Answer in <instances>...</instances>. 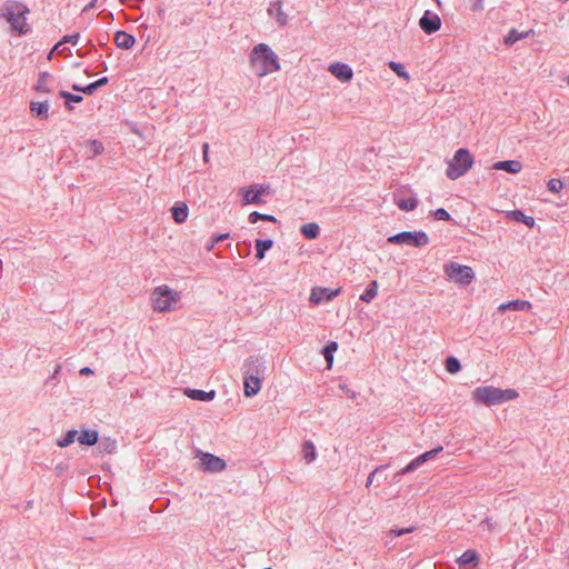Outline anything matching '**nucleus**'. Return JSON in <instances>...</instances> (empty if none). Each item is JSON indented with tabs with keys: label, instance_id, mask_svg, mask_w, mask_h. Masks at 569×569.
I'll list each match as a JSON object with an SVG mask.
<instances>
[{
	"label": "nucleus",
	"instance_id": "obj_1",
	"mask_svg": "<svg viewBox=\"0 0 569 569\" xmlns=\"http://www.w3.org/2000/svg\"><path fill=\"white\" fill-rule=\"evenodd\" d=\"M250 66L258 77H264L280 69L278 56L266 43H259L250 52Z\"/></svg>",
	"mask_w": 569,
	"mask_h": 569
},
{
	"label": "nucleus",
	"instance_id": "obj_2",
	"mask_svg": "<svg viewBox=\"0 0 569 569\" xmlns=\"http://www.w3.org/2000/svg\"><path fill=\"white\" fill-rule=\"evenodd\" d=\"M28 13V7L14 0L6 1L0 8V17L4 18L11 24L12 30L19 34H26L29 31L26 22Z\"/></svg>",
	"mask_w": 569,
	"mask_h": 569
},
{
	"label": "nucleus",
	"instance_id": "obj_3",
	"mask_svg": "<svg viewBox=\"0 0 569 569\" xmlns=\"http://www.w3.org/2000/svg\"><path fill=\"white\" fill-rule=\"evenodd\" d=\"M518 397L515 389H500L492 386L478 387L472 391V399L486 406H497Z\"/></svg>",
	"mask_w": 569,
	"mask_h": 569
},
{
	"label": "nucleus",
	"instance_id": "obj_4",
	"mask_svg": "<svg viewBox=\"0 0 569 569\" xmlns=\"http://www.w3.org/2000/svg\"><path fill=\"white\" fill-rule=\"evenodd\" d=\"M473 157L470 151L466 148L458 149L453 157L448 161L446 176L450 180H457L465 176L468 170L472 167Z\"/></svg>",
	"mask_w": 569,
	"mask_h": 569
},
{
	"label": "nucleus",
	"instance_id": "obj_5",
	"mask_svg": "<svg viewBox=\"0 0 569 569\" xmlns=\"http://www.w3.org/2000/svg\"><path fill=\"white\" fill-rule=\"evenodd\" d=\"M179 298V293L166 284L157 287L151 293L152 307L159 312L171 310Z\"/></svg>",
	"mask_w": 569,
	"mask_h": 569
},
{
	"label": "nucleus",
	"instance_id": "obj_6",
	"mask_svg": "<svg viewBox=\"0 0 569 569\" xmlns=\"http://www.w3.org/2000/svg\"><path fill=\"white\" fill-rule=\"evenodd\" d=\"M443 272L448 280L462 287L470 284L475 279V272L471 267L455 261L446 263Z\"/></svg>",
	"mask_w": 569,
	"mask_h": 569
},
{
	"label": "nucleus",
	"instance_id": "obj_7",
	"mask_svg": "<svg viewBox=\"0 0 569 569\" xmlns=\"http://www.w3.org/2000/svg\"><path fill=\"white\" fill-rule=\"evenodd\" d=\"M387 241L392 244H399V246H411L416 248L425 247L429 243V237L428 234L422 231H401L393 236H389L387 238Z\"/></svg>",
	"mask_w": 569,
	"mask_h": 569
},
{
	"label": "nucleus",
	"instance_id": "obj_8",
	"mask_svg": "<svg viewBox=\"0 0 569 569\" xmlns=\"http://www.w3.org/2000/svg\"><path fill=\"white\" fill-rule=\"evenodd\" d=\"M244 204H263V196H271L272 188L270 184L253 183L248 188L241 189Z\"/></svg>",
	"mask_w": 569,
	"mask_h": 569
},
{
	"label": "nucleus",
	"instance_id": "obj_9",
	"mask_svg": "<svg viewBox=\"0 0 569 569\" xmlns=\"http://www.w3.org/2000/svg\"><path fill=\"white\" fill-rule=\"evenodd\" d=\"M442 450H443V447L438 446L431 450H428V451L419 455L413 460H411L405 468L399 470V473L407 475L409 472L415 471L416 469H418L420 466H422L427 461L435 459Z\"/></svg>",
	"mask_w": 569,
	"mask_h": 569
},
{
	"label": "nucleus",
	"instance_id": "obj_10",
	"mask_svg": "<svg viewBox=\"0 0 569 569\" xmlns=\"http://www.w3.org/2000/svg\"><path fill=\"white\" fill-rule=\"evenodd\" d=\"M419 27L427 34L437 32L441 27L440 17L431 10H426L419 19Z\"/></svg>",
	"mask_w": 569,
	"mask_h": 569
},
{
	"label": "nucleus",
	"instance_id": "obj_11",
	"mask_svg": "<svg viewBox=\"0 0 569 569\" xmlns=\"http://www.w3.org/2000/svg\"><path fill=\"white\" fill-rule=\"evenodd\" d=\"M264 370V360L261 357H249L242 366L243 377H263Z\"/></svg>",
	"mask_w": 569,
	"mask_h": 569
},
{
	"label": "nucleus",
	"instance_id": "obj_12",
	"mask_svg": "<svg viewBox=\"0 0 569 569\" xmlns=\"http://www.w3.org/2000/svg\"><path fill=\"white\" fill-rule=\"evenodd\" d=\"M200 460L203 471L219 472L226 468L223 459L209 452H201Z\"/></svg>",
	"mask_w": 569,
	"mask_h": 569
},
{
	"label": "nucleus",
	"instance_id": "obj_13",
	"mask_svg": "<svg viewBox=\"0 0 569 569\" xmlns=\"http://www.w3.org/2000/svg\"><path fill=\"white\" fill-rule=\"evenodd\" d=\"M339 292L340 289L316 287L311 290L309 300L311 303L319 305L321 302L331 301Z\"/></svg>",
	"mask_w": 569,
	"mask_h": 569
},
{
	"label": "nucleus",
	"instance_id": "obj_14",
	"mask_svg": "<svg viewBox=\"0 0 569 569\" xmlns=\"http://www.w3.org/2000/svg\"><path fill=\"white\" fill-rule=\"evenodd\" d=\"M330 73L335 76L337 79H339L342 82H348L353 77V71L351 67L343 62H335L331 63L328 68Z\"/></svg>",
	"mask_w": 569,
	"mask_h": 569
},
{
	"label": "nucleus",
	"instance_id": "obj_15",
	"mask_svg": "<svg viewBox=\"0 0 569 569\" xmlns=\"http://www.w3.org/2000/svg\"><path fill=\"white\" fill-rule=\"evenodd\" d=\"M268 14L273 17L280 27H283L288 22V16L282 10V1L274 0L270 2L268 8Z\"/></svg>",
	"mask_w": 569,
	"mask_h": 569
},
{
	"label": "nucleus",
	"instance_id": "obj_16",
	"mask_svg": "<svg viewBox=\"0 0 569 569\" xmlns=\"http://www.w3.org/2000/svg\"><path fill=\"white\" fill-rule=\"evenodd\" d=\"M109 82V78L108 77H102L87 86H80V84H77V83H73L71 86L72 90L73 91H77V92H82L84 94H88V96H91L99 88L106 86L107 83Z\"/></svg>",
	"mask_w": 569,
	"mask_h": 569
},
{
	"label": "nucleus",
	"instance_id": "obj_17",
	"mask_svg": "<svg viewBox=\"0 0 569 569\" xmlns=\"http://www.w3.org/2000/svg\"><path fill=\"white\" fill-rule=\"evenodd\" d=\"M262 378L263 377L257 376L243 377V391L246 397H253L260 391Z\"/></svg>",
	"mask_w": 569,
	"mask_h": 569
},
{
	"label": "nucleus",
	"instance_id": "obj_18",
	"mask_svg": "<svg viewBox=\"0 0 569 569\" xmlns=\"http://www.w3.org/2000/svg\"><path fill=\"white\" fill-rule=\"evenodd\" d=\"M184 395L192 400L208 402V401H211L214 399L216 391L214 390L204 391L201 389L187 388V389H184Z\"/></svg>",
	"mask_w": 569,
	"mask_h": 569
},
{
	"label": "nucleus",
	"instance_id": "obj_19",
	"mask_svg": "<svg viewBox=\"0 0 569 569\" xmlns=\"http://www.w3.org/2000/svg\"><path fill=\"white\" fill-rule=\"evenodd\" d=\"M114 43L118 48L129 50L136 43V38L122 30H119L114 33Z\"/></svg>",
	"mask_w": 569,
	"mask_h": 569
},
{
	"label": "nucleus",
	"instance_id": "obj_20",
	"mask_svg": "<svg viewBox=\"0 0 569 569\" xmlns=\"http://www.w3.org/2000/svg\"><path fill=\"white\" fill-rule=\"evenodd\" d=\"M104 151V146L100 140L91 139L86 141V158L93 159L97 156L102 154Z\"/></svg>",
	"mask_w": 569,
	"mask_h": 569
},
{
	"label": "nucleus",
	"instance_id": "obj_21",
	"mask_svg": "<svg viewBox=\"0 0 569 569\" xmlns=\"http://www.w3.org/2000/svg\"><path fill=\"white\" fill-rule=\"evenodd\" d=\"M492 169L503 170L509 173H518L522 169V163L518 160H503L493 163Z\"/></svg>",
	"mask_w": 569,
	"mask_h": 569
},
{
	"label": "nucleus",
	"instance_id": "obj_22",
	"mask_svg": "<svg viewBox=\"0 0 569 569\" xmlns=\"http://www.w3.org/2000/svg\"><path fill=\"white\" fill-rule=\"evenodd\" d=\"M531 307H532V305L530 301L517 299V300L508 301L506 303H501L499 306V310L500 311H506V310L528 311L531 309Z\"/></svg>",
	"mask_w": 569,
	"mask_h": 569
},
{
	"label": "nucleus",
	"instance_id": "obj_23",
	"mask_svg": "<svg viewBox=\"0 0 569 569\" xmlns=\"http://www.w3.org/2000/svg\"><path fill=\"white\" fill-rule=\"evenodd\" d=\"M459 567H476L479 563V557L476 550L468 549L458 558Z\"/></svg>",
	"mask_w": 569,
	"mask_h": 569
},
{
	"label": "nucleus",
	"instance_id": "obj_24",
	"mask_svg": "<svg viewBox=\"0 0 569 569\" xmlns=\"http://www.w3.org/2000/svg\"><path fill=\"white\" fill-rule=\"evenodd\" d=\"M30 110L33 116L38 119H48L49 118V103L48 101H31Z\"/></svg>",
	"mask_w": 569,
	"mask_h": 569
},
{
	"label": "nucleus",
	"instance_id": "obj_25",
	"mask_svg": "<svg viewBox=\"0 0 569 569\" xmlns=\"http://www.w3.org/2000/svg\"><path fill=\"white\" fill-rule=\"evenodd\" d=\"M53 79V77L47 72L42 71L39 73L37 83L34 86V90L38 92L50 93L52 89L49 87V82Z\"/></svg>",
	"mask_w": 569,
	"mask_h": 569
},
{
	"label": "nucleus",
	"instance_id": "obj_26",
	"mask_svg": "<svg viewBox=\"0 0 569 569\" xmlns=\"http://www.w3.org/2000/svg\"><path fill=\"white\" fill-rule=\"evenodd\" d=\"M507 217L516 222H521L526 224L529 228H532L535 226V218L531 216H527L521 210H511L507 213Z\"/></svg>",
	"mask_w": 569,
	"mask_h": 569
},
{
	"label": "nucleus",
	"instance_id": "obj_27",
	"mask_svg": "<svg viewBox=\"0 0 569 569\" xmlns=\"http://www.w3.org/2000/svg\"><path fill=\"white\" fill-rule=\"evenodd\" d=\"M188 206L183 202H177L171 208V214L177 223H182L188 218Z\"/></svg>",
	"mask_w": 569,
	"mask_h": 569
},
{
	"label": "nucleus",
	"instance_id": "obj_28",
	"mask_svg": "<svg viewBox=\"0 0 569 569\" xmlns=\"http://www.w3.org/2000/svg\"><path fill=\"white\" fill-rule=\"evenodd\" d=\"M533 33V30H528V31H523V32H519L518 30L516 29H511L503 38V43L506 46H512L513 43H516L517 41L519 40H522V39H526L528 38L530 34Z\"/></svg>",
	"mask_w": 569,
	"mask_h": 569
},
{
	"label": "nucleus",
	"instance_id": "obj_29",
	"mask_svg": "<svg viewBox=\"0 0 569 569\" xmlns=\"http://www.w3.org/2000/svg\"><path fill=\"white\" fill-rule=\"evenodd\" d=\"M395 203L397 207L403 211H412L418 206V199L416 197H395Z\"/></svg>",
	"mask_w": 569,
	"mask_h": 569
},
{
	"label": "nucleus",
	"instance_id": "obj_30",
	"mask_svg": "<svg viewBox=\"0 0 569 569\" xmlns=\"http://www.w3.org/2000/svg\"><path fill=\"white\" fill-rule=\"evenodd\" d=\"M273 246L272 239H256L254 247H256V257L259 260H262L266 256V251L271 249Z\"/></svg>",
	"mask_w": 569,
	"mask_h": 569
},
{
	"label": "nucleus",
	"instance_id": "obj_31",
	"mask_svg": "<svg viewBox=\"0 0 569 569\" xmlns=\"http://www.w3.org/2000/svg\"><path fill=\"white\" fill-rule=\"evenodd\" d=\"M77 439L81 445L93 446L98 442L99 435L97 430H82Z\"/></svg>",
	"mask_w": 569,
	"mask_h": 569
},
{
	"label": "nucleus",
	"instance_id": "obj_32",
	"mask_svg": "<svg viewBox=\"0 0 569 569\" xmlns=\"http://www.w3.org/2000/svg\"><path fill=\"white\" fill-rule=\"evenodd\" d=\"M378 286H379L378 281L377 280H372L367 286L365 291L360 295V300L363 301V302H371L377 297Z\"/></svg>",
	"mask_w": 569,
	"mask_h": 569
},
{
	"label": "nucleus",
	"instance_id": "obj_33",
	"mask_svg": "<svg viewBox=\"0 0 569 569\" xmlns=\"http://www.w3.org/2000/svg\"><path fill=\"white\" fill-rule=\"evenodd\" d=\"M300 232L305 238L312 240L319 236L320 228L316 222H309L301 226Z\"/></svg>",
	"mask_w": 569,
	"mask_h": 569
},
{
	"label": "nucleus",
	"instance_id": "obj_34",
	"mask_svg": "<svg viewBox=\"0 0 569 569\" xmlns=\"http://www.w3.org/2000/svg\"><path fill=\"white\" fill-rule=\"evenodd\" d=\"M338 349V343L336 341H329L323 348H322V356L327 361L328 368L332 367L333 363V353Z\"/></svg>",
	"mask_w": 569,
	"mask_h": 569
},
{
	"label": "nucleus",
	"instance_id": "obj_35",
	"mask_svg": "<svg viewBox=\"0 0 569 569\" xmlns=\"http://www.w3.org/2000/svg\"><path fill=\"white\" fill-rule=\"evenodd\" d=\"M59 96L64 99L66 108L68 110H72L73 107L71 103H80L83 100V97L80 94H74L64 90H60Z\"/></svg>",
	"mask_w": 569,
	"mask_h": 569
},
{
	"label": "nucleus",
	"instance_id": "obj_36",
	"mask_svg": "<svg viewBox=\"0 0 569 569\" xmlns=\"http://www.w3.org/2000/svg\"><path fill=\"white\" fill-rule=\"evenodd\" d=\"M78 431L76 429L68 430L62 437L57 440V446L66 448L74 442Z\"/></svg>",
	"mask_w": 569,
	"mask_h": 569
},
{
	"label": "nucleus",
	"instance_id": "obj_37",
	"mask_svg": "<svg viewBox=\"0 0 569 569\" xmlns=\"http://www.w3.org/2000/svg\"><path fill=\"white\" fill-rule=\"evenodd\" d=\"M303 458L307 462H311L316 459L317 452L312 441H305L302 445Z\"/></svg>",
	"mask_w": 569,
	"mask_h": 569
},
{
	"label": "nucleus",
	"instance_id": "obj_38",
	"mask_svg": "<svg viewBox=\"0 0 569 569\" xmlns=\"http://www.w3.org/2000/svg\"><path fill=\"white\" fill-rule=\"evenodd\" d=\"M445 368L450 373H457L461 369V363L458 358L449 356L445 360Z\"/></svg>",
	"mask_w": 569,
	"mask_h": 569
},
{
	"label": "nucleus",
	"instance_id": "obj_39",
	"mask_svg": "<svg viewBox=\"0 0 569 569\" xmlns=\"http://www.w3.org/2000/svg\"><path fill=\"white\" fill-rule=\"evenodd\" d=\"M389 67L392 71H395L399 77L403 79H409V73L406 71V68L403 64L399 62L391 61L389 62Z\"/></svg>",
	"mask_w": 569,
	"mask_h": 569
},
{
	"label": "nucleus",
	"instance_id": "obj_40",
	"mask_svg": "<svg viewBox=\"0 0 569 569\" xmlns=\"http://www.w3.org/2000/svg\"><path fill=\"white\" fill-rule=\"evenodd\" d=\"M80 38V34L79 33H73V34H68V36H64L62 38V40L60 42H58L53 50H58L60 47H62L64 43H71V44H77L78 43V40Z\"/></svg>",
	"mask_w": 569,
	"mask_h": 569
},
{
	"label": "nucleus",
	"instance_id": "obj_41",
	"mask_svg": "<svg viewBox=\"0 0 569 569\" xmlns=\"http://www.w3.org/2000/svg\"><path fill=\"white\" fill-rule=\"evenodd\" d=\"M117 448V443L114 440L106 439L99 443V449L104 453H112Z\"/></svg>",
	"mask_w": 569,
	"mask_h": 569
},
{
	"label": "nucleus",
	"instance_id": "obj_42",
	"mask_svg": "<svg viewBox=\"0 0 569 569\" xmlns=\"http://www.w3.org/2000/svg\"><path fill=\"white\" fill-rule=\"evenodd\" d=\"M547 188L552 193H559L563 188V183L559 179H550L547 183Z\"/></svg>",
	"mask_w": 569,
	"mask_h": 569
},
{
	"label": "nucleus",
	"instance_id": "obj_43",
	"mask_svg": "<svg viewBox=\"0 0 569 569\" xmlns=\"http://www.w3.org/2000/svg\"><path fill=\"white\" fill-rule=\"evenodd\" d=\"M432 216L436 220L440 221H449L451 219L450 213L443 208H438L432 211Z\"/></svg>",
	"mask_w": 569,
	"mask_h": 569
},
{
	"label": "nucleus",
	"instance_id": "obj_44",
	"mask_svg": "<svg viewBox=\"0 0 569 569\" xmlns=\"http://www.w3.org/2000/svg\"><path fill=\"white\" fill-rule=\"evenodd\" d=\"M388 466L387 465H381L379 467H377L369 476H368V479H367V483L366 486L369 487L372 485L373 480H375V477L382 470H385Z\"/></svg>",
	"mask_w": 569,
	"mask_h": 569
},
{
	"label": "nucleus",
	"instance_id": "obj_45",
	"mask_svg": "<svg viewBox=\"0 0 569 569\" xmlns=\"http://www.w3.org/2000/svg\"><path fill=\"white\" fill-rule=\"evenodd\" d=\"M262 213L258 212V211H252L249 217H248V220L250 223H257L260 219H261Z\"/></svg>",
	"mask_w": 569,
	"mask_h": 569
},
{
	"label": "nucleus",
	"instance_id": "obj_46",
	"mask_svg": "<svg viewBox=\"0 0 569 569\" xmlns=\"http://www.w3.org/2000/svg\"><path fill=\"white\" fill-rule=\"evenodd\" d=\"M229 237L230 234L228 232L213 236V243H220L223 240L228 239Z\"/></svg>",
	"mask_w": 569,
	"mask_h": 569
},
{
	"label": "nucleus",
	"instance_id": "obj_47",
	"mask_svg": "<svg viewBox=\"0 0 569 569\" xmlns=\"http://www.w3.org/2000/svg\"><path fill=\"white\" fill-rule=\"evenodd\" d=\"M339 388H340L342 391H345V392H346V395H347L349 398L353 399V398L356 397V392H355V391H351V390L347 387V385H339Z\"/></svg>",
	"mask_w": 569,
	"mask_h": 569
},
{
	"label": "nucleus",
	"instance_id": "obj_48",
	"mask_svg": "<svg viewBox=\"0 0 569 569\" xmlns=\"http://www.w3.org/2000/svg\"><path fill=\"white\" fill-rule=\"evenodd\" d=\"M57 51L64 57L71 56V50L68 47H60Z\"/></svg>",
	"mask_w": 569,
	"mask_h": 569
},
{
	"label": "nucleus",
	"instance_id": "obj_49",
	"mask_svg": "<svg viewBox=\"0 0 569 569\" xmlns=\"http://www.w3.org/2000/svg\"><path fill=\"white\" fill-rule=\"evenodd\" d=\"M92 373H93V371L89 367H83V368L80 369V375L81 376H89V375H92Z\"/></svg>",
	"mask_w": 569,
	"mask_h": 569
},
{
	"label": "nucleus",
	"instance_id": "obj_50",
	"mask_svg": "<svg viewBox=\"0 0 569 569\" xmlns=\"http://www.w3.org/2000/svg\"><path fill=\"white\" fill-rule=\"evenodd\" d=\"M482 9V0H475V2L472 3V10L476 11V10H481Z\"/></svg>",
	"mask_w": 569,
	"mask_h": 569
},
{
	"label": "nucleus",
	"instance_id": "obj_51",
	"mask_svg": "<svg viewBox=\"0 0 569 569\" xmlns=\"http://www.w3.org/2000/svg\"><path fill=\"white\" fill-rule=\"evenodd\" d=\"M98 0H91L84 8H83V12H87L91 9H93L96 7V3H97Z\"/></svg>",
	"mask_w": 569,
	"mask_h": 569
},
{
	"label": "nucleus",
	"instance_id": "obj_52",
	"mask_svg": "<svg viewBox=\"0 0 569 569\" xmlns=\"http://www.w3.org/2000/svg\"><path fill=\"white\" fill-rule=\"evenodd\" d=\"M208 150H209L208 143H203L202 144V152H203V160H204V162H208Z\"/></svg>",
	"mask_w": 569,
	"mask_h": 569
},
{
	"label": "nucleus",
	"instance_id": "obj_53",
	"mask_svg": "<svg viewBox=\"0 0 569 569\" xmlns=\"http://www.w3.org/2000/svg\"><path fill=\"white\" fill-rule=\"evenodd\" d=\"M263 217H261L260 220H264V221H271V222H277V219L276 217L271 216V214H266V213H262Z\"/></svg>",
	"mask_w": 569,
	"mask_h": 569
},
{
	"label": "nucleus",
	"instance_id": "obj_54",
	"mask_svg": "<svg viewBox=\"0 0 569 569\" xmlns=\"http://www.w3.org/2000/svg\"><path fill=\"white\" fill-rule=\"evenodd\" d=\"M216 244H217V243H213V238H211V241H210V243H208V244L206 246V249H207L208 251H211V250L214 248V246H216Z\"/></svg>",
	"mask_w": 569,
	"mask_h": 569
},
{
	"label": "nucleus",
	"instance_id": "obj_55",
	"mask_svg": "<svg viewBox=\"0 0 569 569\" xmlns=\"http://www.w3.org/2000/svg\"><path fill=\"white\" fill-rule=\"evenodd\" d=\"M410 531H411V529L399 530V531H397V532H396V535H397V536H401V535H403L405 532H410Z\"/></svg>",
	"mask_w": 569,
	"mask_h": 569
},
{
	"label": "nucleus",
	"instance_id": "obj_56",
	"mask_svg": "<svg viewBox=\"0 0 569 569\" xmlns=\"http://www.w3.org/2000/svg\"><path fill=\"white\" fill-rule=\"evenodd\" d=\"M401 476H402V475H400V473H399V471H398V472L393 476V481H395V482L399 481Z\"/></svg>",
	"mask_w": 569,
	"mask_h": 569
},
{
	"label": "nucleus",
	"instance_id": "obj_57",
	"mask_svg": "<svg viewBox=\"0 0 569 569\" xmlns=\"http://www.w3.org/2000/svg\"><path fill=\"white\" fill-rule=\"evenodd\" d=\"M480 526H481L482 528H485V526H488V527H489V526H490L489 519H486L485 521H482V522L480 523Z\"/></svg>",
	"mask_w": 569,
	"mask_h": 569
},
{
	"label": "nucleus",
	"instance_id": "obj_58",
	"mask_svg": "<svg viewBox=\"0 0 569 569\" xmlns=\"http://www.w3.org/2000/svg\"><path fill=\"white\" fill-rule=\"evenodd\" d=\"M158 14H159V17H160L161 19H163L164 10H163V9H159Z\"/></svg>",
	"mask_w": 569,
	"mask_h": 569
},
{
	"label": "nucleus",
	"instance_id": "obj_59",
	"mask_svg": "<svg viewBox=\"0 0 569 569\" xmlns=\"http://www.w3.org/2000/svg\"><path fill=\"white\" fill-rule=\"evenodd\" d=\"M566 82H567V84L569 86V74H568V76H567V78H566Z\"/></svg>",
	"mask_w": 569,
	"mask_h": 569
},
{
	"label": "nucleus",
	"instance_id": "obj_60",
	"mask_svg": "<svg viewBox=\"0 0 569 569\" xmlns=\"http://www.w3.org/2000/svg\"><path fill=\"white\" fill-rule=\"evenodd\" d=\"M103 69H104V70H107V69H108V67H107V63H106V62H103Z\"/></svg>",
	"mask_w": 569,
	"mask_h": 569
},
{
	"label": "nucleus",
	"instance_id": "obj_61",
	"mask_svg": "<svg viewBox=\"0 0 569 569\" xmlns=\"http://www.w3.org/2000/svg\"><path fill=\"white\" fill-rule=\"evenodd\" d=\"M2 268V261L0 260V269Z\"/></svg>",
	"mask_w": 569,
	"mask_h": 569
},
{
	"label": "nucleus",
	"instance_id": "obj_62",
	"mask_svg": "<svg viewBox=\"0 0 569 569\" xmlns=\"http://www.w3.org/2000/svg\"><path fill=\"white\" fill-rule=\"evenodd\" d=\"M264 569H272V568H270V567H267V568H264Z\"/></svg>",
	"mask_w": 569,
	"mask_h": 569
}]
</instances>
